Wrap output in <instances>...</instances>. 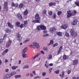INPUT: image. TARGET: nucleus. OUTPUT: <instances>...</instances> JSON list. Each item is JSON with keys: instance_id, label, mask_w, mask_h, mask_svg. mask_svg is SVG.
I'll list each match as a JSON object with an SVG mask.
<instances>
[{"instance_id": "nucleus-1", "label": "nucleus", "mask_w": 79, "mask_h": 79, "mask_svg": "<svg viewBox=\"0 0 79 79\" xmlns=\"http://www.w3.org/2000/svg\"><path fill=\"white\" fill-rule=\"evenodd\" d=\"M35 20L32 21V23H40V18L38 14H36L35 15Z\"/></svg>"}, {"instance_id": "nucleus-2", "label": "nucleus", "mask_w": 79, "mask_h": 79, "mask_svg": "<svg viewBox=\"0 0 79 79\" xmlns=\"http://www.w3.org/2000/svg\"><path fill=\"white\" fill-rule=\"evenodd\" d=\"M30 47H35L36 48H39L40 47L39 46V45L37 43L34 42L32 44H31L30 45Z\"/></svg>"}, {"instance_id": "nucleus-3", "label": "nucleus", "mask_w": 79, "mask_h": 79, "mask_svg": "<svg viewBox=\"0 0 79 79\" xmlns=\"http://www.w3.org/2000/svg\"><path fill=\"white\" fill-rule=\"evenodd\" d=\"M11 77V75L10 73L5 74L3 76V77L4 78L6 79H10Z\"/></svg>"}, {"instance_id": "nucleus-4", "label": "nucleus", "mask_w": 79, "mask_h": 79, "mask_svg": "<svg viewBox=\"0 0 79 79\" xmlns=\"http://www.w3.org/2000/svg\"><path fill=\"white\" fill-rule=\"evenodd\" d=\"M16 37L19 41H21L22 40V37L21 36V35L19 34V33H17L16 34Z\"/></svg>"}, {"instance_id": "nucleus-5", "label": "nucleus", "mask_w": 79, "mask_h": 79, "mask_svg": "<svg viewBox=\"0 0 79 79\" xmlns=\"http://www.w3.org/2000/svg\"><path fill=\"white\" fill-rule=\"evenodd\" d=\"M67 18H70L72 16H73V14L71 13V10H69L67 11Z\"/></svg>"}, {"instance_id": "nucleus-6", "label": "nucleus", "mask_w": 79, "mask_h": 79, "mask_svg": "<svg viewBox=\"0 0 79 79\" xmlns=\"http://www.w3.org/2000/svg\"><path fill=\"white\" fill-rule=\"evenodd\" d=\"M11 40H9L7 42L6 44V47L7 48H8L10 45H11Z\"/></svg>"}, {"instance_id": "nucleus-7", "label": "nucleus", "mask_w": 79, "mask_h": 79, "mask_svg": "<svg viewBox=\"0 0 79 79\" xmlns=\"http://www.w3.org/2000/svg\"><path fill=\"white\" fill-rule=\"evenodd\" d=\"M56 28L55 27L51 28L50 29V33H53V32H54V31L55 30H56Z\"/></svg>"}, {"instance_id": "nucleus-8", "label": "nucleus", "mask_w": 79, "mask_h": 79, "mask_svg": "<svg viewBox=\"0 0 79 79\" xmlns=\"http://www.w3.org/2000/svg\"><path fill=\"white\" fill-rule=\"evenodd\" d=\"M77 20H75L72 22V25L74 26L75 25H76V24H77Z\"/></svg>"}, {"instance_id": "nucleus-9", "label": "nucleus", "mask_w": 79, "mask_h": 79, "mask_svg": "<svg viewBox=\"0 0 79 79\" xmlns=\"http://www.w3.org/2000/svg\"><path fill=\"white\" fill-rule=\"evenodd\" d=\"M26 52H27V47L25 48L22 50V54H24L26 53Z\"/></svg>"}, {"instance_id": "nucleus-10", "label": "nucleus", "mask_w": 79, "mask_h": 79, "mask_svg": "<svg viewBox=\"0 0 79 79\" xmlns=\"http://www.w3.org/2000/svg\"><path fill=\"white\" fill-rule=\"evenodd\" d=\"M47 59L48 60H52V56L51 54L48 55L47 56Z\"/></svg>"}, {"instance_id": "nucleus-11", "label": "nucleus", "mask_w": 79, "mask_h": 79, "mask_svg": "<svg viewBox=\"0 0 79 79\" xmlns=\"http://www.w3.org/2000/svg\"><path fill=\"white\" fill-rule=\"evenodd\" d=\"M68 27V25H64L61 26V28L62 29H66Z\"/></svg>"}, {"instance_id": "nucleus-12", "label": "nucleus", "mask_w": 79, "mask_h": 79, "mask_svg": "<svg viewBox=\"0 0 79 79\" xmlns=\"http://www.w3.org/2000/svg\"><path fill=\"white\" fill-rule=\"evenodd\" d=\"M64 71H62V74H60L59 75L60 76V77H61V79H63V77H64Z\"/></svg>"}, {"instance_id": "nucleus-13", "label": "nucleus", "mask_w": 79, "mask_h": 79, "mask_svg": "<svg viewBox=\"0 0 79 79\" xmlns=\"http://www.w3.org/2000/svg\"><path fill=\"white\" fill-rule=\"evenodd\" d=\"M62 46H60L59 49V50L58 51L57 55H59L61 52V50H62Z\"/></svg>"}, {"instance_id": "nucleus-14", "label": "nucleus", "mask_w": 79, "mask_h": 79, "mask_svg": "<svg viewBox=\"0 0 79 79\" xmlns=\"http://www.w3.org/2000/svg\"><path fill=\"white\" fill-rule=\"evenodd\" d=\"M7 24L8 26L10 27V28H13V26L10 23L8 22L7 23Z\"/></svg>"}, {"instance_id": "nucleus-15", "label": "nucleus", "mask_w": 79, "mask_h": 79, "mask_svg": "<svg viewBox=\"0 0 79 79\" xmlns=\"http://www.w3.org/2000/svg\"><path fill=\"white\" fill-rule=\"evenodd\" d=\"M39 55H40V53L36 55H35L34 57H33L32 58V60H34L35 59V58H37V57L39 56Z\"/></svg>"}, {"instance_id": "nucleus-16", "label": "nucleus", "mask_w": 79, "mask_h": 79, "mask_svg": "<svg viewBox=\"0 0 79 79\" xmlns=\"http://www.w3.org/2000/svg\"><path fill=\"white\" fill-rule=\"evenodd\" d=\"M17 16L19 19H22V17L21 16V15L20 14H18Z\"/></svg>"}, {"instance_id": "nucleus-17", "label": "nucleus", "mask_w": 79, "mask_h": 79, "mask_svg": "<svg viewBox=\"0 0 79 79\" xmlns=\"http://www.w3.org/2000/svg\"><path fill=\"white\" fill-rule=\"evenodd\" d=\"M8 52V49H6L2 53V55H5V53H6Z\"/></svg>"}, {"instance_id": "nucleus-18", "label": "nucleus", "mask_w": 79, "mask_h": 79, "mask_svg": "<svg viewBox=\"0 0 79 79\" xmlns=\"http://www.w3.org/2000/svg\"><path fill=\"white\" fill-rule=\"evenodd\" d=\"M41 29L42 30H45L46 29V27L45 26L43 25H41Z\"/></svg>"}, {"instance_id": "nucleus-19", "label": "nucleus", "mask_w": 79, "mask_h": 79, "mask_svg": "<svg viewBox=\"0 0 79 79\" xmlns=\"http://www.w3.org/2000/svg\"><path fill=\"white\" fill-rule=\"evenodd\" d=\"M15 79L19 78L20 77H21V76L20 75H16L15 76Z\"/></svg>"}, {"instance_id": "nucleus-20", "label": "nucleus", "mask_w": 79, "mask_h": 79, "mask_svg": "<svg viewBox=\"0 0 79 79\" xmlns=\"http://www.w3.org/2000/svg\"><path fill=\"white\" fill-rule=\"evenodd\" d=\"M36 28L37 31H40L41 30V25L37 26Z\"/></svg>"}, {"instance_id": "nucleus-21", "label": "nucleus", "mask_w": 79, "mask_h": 79, "mask_svg": "<svg viewBox=\"0 0 79 79\" xmlns=\"http://www.w3.org/2000/svg\"><path fill=\"white\" fill-rule=\"evenodd\" d=\"M16 73L15 71H12L11 73H10L11 76H13V75H15V74H16Z\"/></svg>"}, {"instance_id": "nucleus-22", "label": "nucleus", "mask_w": 79, "mask_h": 79, "mask_svg": "<svg viewBox=\"0 0 79 79\" xmlns=\"http://www.w3.org/2000/svg\"><path fill=\"white\" fill-rule=\"evenodd\" d=\"M22 54V56L23 58H27V55L26 54Z\"/></svg>"}, {"instance_id": "nucleus-23", "label": "nucleus", "mask_w": 79, "mask_h": 79, "mask_svg": "<svg viewBox=\"0 0 79 79\" xmlns=\"http://www.w3.org/2000/svg\"><path fill=\"white\" fill-rule=\"evenodd\" d=\"M57 34L59 35V36H60V37H62L63 35V34H62V33L60 32H57Z\"/></svg>"}, {"instance_id": "nucleus-24", "label": "nucleus", "mask_w": 79, "mask_h": 79, "mask_svg": "<svg viewBox=\"0 0 79 79\" xmlns=\"http://www.w3.org/2000/svg\"><path fill=\"white\" fill-rule=\"evenodd\" d=\"M78 62V61H77V60H75L73 61V63L74 65H75V64H77Z\"/></svg>"}, {"instance_id": "nucleus-25", "label": "nucleus", "mask_w": 79, "mask_h": 79, "mask_svg": "<svg viewBox=\"0 0 79 79\" xmlns=\"http://www.w3.org/2000/svg\"><path fill=\"white\" fill-rule=\"evenodd\" d=\"M70 32H71V35H72L73 34H74L75 32L74 31V29H71L70 31Z\"/></svg>"}, {"instance_id": "nucleus-26", "label": "nucleus", "mask_w": 79, "mask_h": 79, "mask_svg": "<svg viewBox=\"0 0 79 79\" xmlns=\"http://www.w3.org/2000/svg\"><path fill=\"white\" fill-rule=\"evenodd\" d=\"M55 5V3L51 2L49 3V6H54Z\"/></svg>"}, {"instance_id": "nucleus-27", "label": "nucleus", "mask_w": 79, "mask_h": 79, "mask_svg": "<svg viewBox=\"0 0 79 79\" xmlns=\"http://www.w3.org/2000/svg\"><path fill=\"white\" fill-rule=\"evenodd\" d=\"M5 31H6V32L7 33H10V30H9L7 28L5 30Z\"/></svg>"}, {"instance_id": "nucleus-28", "label": "nucleus", "mask_w": 79, "mask_h": 79, "mask_svg": "<svg viewBox=\"0 0 79 79\" xmlns=\"http://www.w3.org/2000/svg\"><path fill=\"white\" fill-rule=\"evenodd\" d=\"M17 68H18L17 66H13L11 68L13 70H15V69H16Z\"/></svg>"}, {"instance_id": "nucleus-29", "label": "nucleus", "mask_w": 79, "mask_h": 79, "mask_svg": "<svg viewBox=\"0 0 79 79\" xmlns=\"http://www.w3.org/2000/svg\"><path fill=\"white\" fill-rule=\"evenodd\" d=\"M72 35L73 36V37H76V36H77V33L76 32H75Z\"/></svg>"}, {"instance_id": "nucleus-30", "label": "nucleus", "mask_w": 79, "mask_h": 79, "mask_svg": "<svg viewBox=\"0 0 79 79\" xmlns=\"http://www.w3.org/2000/svg\"><path fill=\"white\" fill-rule=\"evenodd\" d=\"M43 49L44 50H45V51H48V48L47 47H44L43 48Z\"/></svg>"}, {"instance_id": "nucleus-31", "label": "nucleus", "mask_w": 79, "mask_h": 79, "mask_svg": "<svg viewBox=\"0 0 79 79\" xmlns=\"http://www.w3.org/2000/svg\"><path fill=\"white\" fill-rule=\"evenodd\" d=\"M28 13V11H27V10H26L24 12V15H27Z\"/></svg>"}, {"instance_id": "nucleus-32", "label": "nucleus", "mask_w": 79, "mask_h": 79, "mask_svg": "<svg viewBox=\"0 0 79 79\" xmlns=\"http://www.w3.org/2000/svg\"><path fill=\"white\" fill-rule=\"evenodd\" d=\"M30 40L29 39H27L26 40H25V41H23V43H26L27 42H29Z\"/></svg>"}, {"instance_id": "nucleus-33", "label": "nucleus", "mask_w": 79, "mask_h": 79, "mask_svg": "<svg viewBox=\"0 0 79 79\" xmlns=\"http://www.w3.org/2000/svg\"><path fill=\"white\" fill-rule=\"evenodd\" d=\"M27 24V21H25L24 22V25L25 26H26V25Z\"/></svg>"}, {"instance_id": "nucleus-34", "label": "nucleus", "mask_w": 79, "mask_h": 79, "mask_svg": "<svg viewBox=\"0 0 79 79\" xmlns=\"http://www.w3.org/2000/svg\"><path fill=\"white\" fill-rule=\"evenodd\" d=\"M23 6H24V5L22 3H21V4H20L19 5V8H22L23 7Z\"/></svg>"}, {"instance_id": "nucleus-35", "label": "nucleus", "mask_w": 79, "mask_h": 79, "mask_svg": "<svg viewBox=\"0 0 79 79\" xmlns=\"http://www.w3.org/2000/svg\"><path fill=\"white\" fill-rule=\"evenodd\" d=\"M65 36H66V37H69V34L67 32H65Z\"/></svg>"}, {"instance_id": "nucleus-36", "label": "nucleus", "mask_w": 79, "mask_h": 79, "mask_svg": "<svg viewBox=\"0 0 79 79\" xmlns=\"http://www.w3.org/2000/svg\"><path fill=\"white\" fill-rule=\"evenodd\" d=\"M47 13V10H44L42 11L43 14H45Z\"/></svg>"}, {"instance_id": "nucleus-37", "label": "nucleus", "mask_w": 79, "mask_h": 79, "mask_svg": "<svg viewBox=\"0 0 79 79\" xmlns=\"http://www.w3.org/2000/svg\"><path fill=\"white\" fill-rule=\"evenodd\" d=\"M25 26L23 24H21L20 26V28H23V27H24Z\"/></svg>"}, {"instance_id": "nucleus-38", "label": "nucleus", "mask_w": 79, "mask_h": 79, "mask_svg": "<svg viewBox=\"0 0 79 79\" xmlns=\"http://www.w3.org/2000/svg\"><path fill=\"white\" fill-rule=\"evenodd\" d=\"M16 25L18 27H19V26H20V23L19 22H18L16 23Z\"/></svg>"}, {"instance_id": "nucleus-39", "label": "nucleus", "mask_w": 79, "mask_h": 79, "mask_svg": "<svg viewBox=\"0 0 79 79\" xmlns=\"http://www.w3.org/2000/svg\"><path fill=\"white\" fill-rule=\"evenodd\" d=\"M58 44L56 43L53 44V47H56V46H58Z\"/></svg>"}, {"instance_id": "nucleus-40", "label": "nucleus", "mask_w": 79, "mask_h": 79, "mask_svg": "<svg viewBox=\"0 0 79 79\" xmlns=\"http://www.w3.org/2000/svg\"><path fill=\"white\" fill-rule=\"evenodd\" d=\"M76 13H77V11H76V10H74V12L72 13V14L73 15V16H74V15H75Z\"/></svg>"}, {"instance_id": "nucleus-41", "label": "nucleus", "mask_w": 79, "mask_h": 79, "mask_svg": "<svg viewBox=\"0 0 79 79\" xmlns=\"http://www.w3.org/2000/svg\"><path fill=\"white\" fill-rule=\"evenodd\" d=\"M29 68V66L27 65H25L23 68L24 69H26V68Z\"/></svg>"}, {"instance_id": "nucleus-42", "label": "nucleus", "mask_w": 79, "mask_h": 79, "mask_svg": "<svg viewBox=\"0 0 79 79\" xmlns=\"http://www.w3.org/2000/svg\"><path fill=\"white\" fill-rule=\"evenodd\" d=\"M46 72L43 73L42 74L43 76H46Z\"/></svg>"}, {"instance_id": "nucleus-43", "label": "nucleus", "mask_w": 79, "mask_h": 79, "mask_svg": "<svg viewBox=\"0 0 79 79\" xmlns=\"http://www.w3.org/2000/svg\"><path fill=\"white\" fill-rule=\"evenodd\" d=\"M48 34H44L43 35V37H48Z\"/></svg>"}, {"instance_id": "nucleus-44", "label": "nucleus", "mask_w": 79, "mask_h": 79, "mask_svg": "<svg viewBox=\"0 0 79 79\" xmlns=\"http://www.w3.org/2000/svg\"><path fill=\"white\" fill-rule=\"evenodd\" d=\"M54 73H56V74H58V73H60V70H56V71H54Z\"/></svg>"}, {"instance_id": "nucleus-45", "label": "nucleus", "mask_w": 79, "mask_h": 79, "mask_svg": "<svg viewBox=\"0 0 79 79\" xmlns=\"http://www.w3.org/2000/svg\"><path fill=\"white\" fill-rule=\"evenodd\" d=\"M75 5H76L77 6H79V2H75Z\"/></svg>"}, {"instance_id": "nucleus-46", "label": "nucleus", "mask_w": 79, "mask_h": 79, "mask_svg": "<svg viewBox=\"0 0 79 79\" xmlns=\"http://www.w3.org/2000/svg\"><path fill=\"white\" fill-rule=\"evenodd\" d=\"M67 58V57L66 56V55H64L63 56V58H64V60H66Z\"/></svg>"}, {"instance_id": "nucleus-47", "label": "nucleus", "mask_w": 79, "mask_h": 79, "mask_svg": "<svg viewBox=\"0 0 79 79\" xmlns=\"http://www.w3.org/2000/svg\"><path fill=\"white\" fill-rule=\"evenodd\" d=\"M30 76L31 77H34V75L32 73H30Z\"/></svg>"}, {"instance_id": "nucleus-48", "label": "nucleus", "mask_w": 79, "mask_h": 79, "mask_svg": "<svg viewBox=\"0 0 79 79\" xmlns=\"http://www.w3.org/2000/svg\"><path fill=\"white\" fill-rule=\"evenodd\" d=\"M48 15H52V12L51 11H49Z\"/></svg>"}, {"instance_id": "nucleus-49", "label": "nucleus", "mask_w": 79, "mask_h": 79, "mask_svg": "<svg viewBox=\"0 0 79 79\" xmlns=\"http://www.w3.org/2000/svg\"><path fill=\"white\" fill-rule=\"evenodd\" d=\"M53 69L52 68H51L49 70V73H52V70Z\"/></svg>"}, {"instance_id": "nucleus-50", "label": "nucleus", "mask_w": 79, "mask_h": 79, "mask_svg": "<svg viewBox=\"0 0 79 79\" xmlns=\"http://www.w3.org/2000/svg\"><path fill=\"white\" fill-rule=\"evenodd\" d=\"M61 14V12L60 11H59L57 13V15H58V16H59V15H60V14Z\"/></svg>"}, {"instance_id": "nucleus-51", "label": "nucleus", "mask_w": 79, "mask_h": 79, "mask_svg": "<svg viewBox=\"0 0 79 79\" xmlns=\"http://www.w3.org/2000/svg\"><path fill=\"white\" fill-rule=\"evenodd\" d=\"M32 73L34 75H36V73H35V71H33L32 72Z\"/></svg>"}, {"instance_id": "nucleus-52", "label": "nucleus", "mask_w": 79, "mask_h": 79, "mask_svg": "<svg viewBox=\"0 0 79 79\" xmlns=\"http://www.w3.org/2000/svg\"><path fill=\"white\" fill-rule=\"evenodd\" d=\"M71 71L70 70H69L67 72V73L68 74H70V73H71Z\"/></svg>"}, {"instance_id": "nucleus-53", "label": "nucleus", "mask_w": 79, "mask_h": 79, "mask_svg": "<svg viewBox=\"0 0 79 79\" xmlns=\"http://www.w3.org/2000/svg\"><path fill=\"white\" fill-rule=\"evenodd\" d=\"M4 5H5V6H6V5H8V2H5L4 3Z\"/></svg>"}, {"instance_id": "nucleus-54", "label": "nucleus", "mask_w": 79, "mask_h": 79, "mask_svg": "<svg viewBox=\"0 0 79 79\" xmlns=\"http://www.w3.org/2000/svg\"><path fill=\"white\" fill-rule=\"evenodd\" d=\"M50 43L51 44H53V40H50Z\"/></svg>"}, {"instance_id": "nucleus-55", "label": "nucleus", "mask_w": 79, "mask_h": 79, "mask_svg": "<svg viewBox=\"0 0 79 79\" xmlns=\"http://www.w3.org/2000/svg\"><path fill=\"white\" fill-rule=\"evenodd\" d=\"M8 71H9V69H6L5 70V72H6V73H8Z\"/></svg>"}, {"instance_id": "nucleus-56", "label": "nucleus", "mask_w": 79, "mask_h": 79, "mask_svg": "<svg viewBox=\"0 0 79 79\" xmlns=\"http://www.w3.org/2000/svg\"><path fill=\"white\" fill-rule=\"evenodd\" d=\"M48 64H47V63H46L45 64V66L47 68H48V66L47 65Z\"/></svg>"}, {"instance_id": "nucleus-57", "label": "nucleus", "mask_w": 79, "mask_h": 79, "mask_svg": "<svg viewBox=\"0 0 79 79\" xmlns=\"http://www.w3.org/2000/svg\"><path fill=\"white\" fill-rule=\"evenodd\" d=\"M56 18V14H54L53 15V19H55Z\"/></svg>"}, {"instance_id": "nucleus-58", "label": "nucleus", "mask_w": 79, "mask_h": 79, "mask_svg": "<svg viewBox=\"0 0 79 79\" xmlns=\"http://www.w3.org/2000/svg\"><path fill=\"white\" fill-rule=\"evenodd\" d=\"M6 36H7V35L6 34H5L3 38V40H4V39H5V37H6Z\"/></svg>"}, {"instance_id": "nucleus-59", "label": "nucleus", "mask_w": 79, "mask_h": 79, "mask_svg": "<svg viewBox=\"0 0 79 79\" xmlns=\"http://www.w3.org/2000/svg\"><path fill=\"white\" fill-rule=\"evenodd\" d=\"M8 60L7 59H5V63H8Z\"/></svg>"}, {"instance_id": "nucleus-60", "label": "nucleus", "mask_w": 79, "mask_h": 79, "mask_svg": "<svg viewBox=\"0 0 79 79\" xmlns=\"http://www.w3.org/2000/svg\"><path fill=\"white\" fill-rule=\"evenodd\" d=\"M18 6V3H17V4H15L14 6H15V7H17Z\"/></svg>"}, {"instance_id": "nucleus-61", "label": "nucleus", "mask_w": 79, "mask_h": 79, "mask_svg": "<svg viewBox=\"0 0 79 79\" xmlns=\"http://www.w3.org/2000/svg\"><path fill=\"white\" fill-rule=\"evenodd\" d=\"M41 53H42V54H43V55H44V52L43 51H41Z\"/></svg>"}, {"instance_id": "nucleus-62", "label": "nucleus", "mask_w": 79, "mask_h": 79, "mask_svg": "<svg viewBox=\"0 0 79 79\" xmlns=\"http://www.w3.org/2000/svg\"><path fill=\"white\" fill-rule=\"evenodd\" d=\"M3 42V40L2 39H0V43H2Z\"/></svg>"}, {"instance_id": "nucleus-63", "label": "nucleus", "mask_w": 79, "mask_h": 79, "mask_svg": "<svg viewBox=\"0 0 79 79\" xmlns=\"http://www.w3.org/2000/svg\"><path fill=\"white\" fill-rule=\"evenodd\" d=\"M29 75H30V74L29 73H27L26 75V76H27H27H29Z\"/></svg>"}, {"instance_id": "nucleus-64", "label": "nucleus", "mask_w": 79, "mask_h": 79, "mask_svg": "<svg viewBox=\"0 0 79 79\" xmlns=\"http://www.w3.org/2000/svg\"><path fill=\"white\" fill-rule=\"evenodd\" d=\"M12 6H15V4H14V3H12Z\"/></svg>"}]
</instances>
